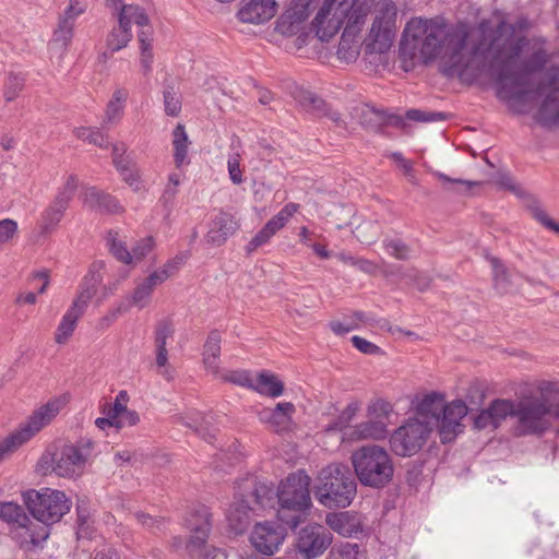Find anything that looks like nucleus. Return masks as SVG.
Returning a JSON list of instances; mask_svg holds the SVG:
<instances>
[{"instance_id": "f257e3e1", "label": "nucleus", "mask_w": 559, "mask_h": 559, "mask_svg": "<svg viewBox=\"0 0 559 559\" xmlns=\"http://www.w3.org/2000/svg\"><path fill=\"white\" fill-rule=\"evenodd\" d=\"M471 29L466 23L459 22L448 27L442 16L412 17L402 34L399 58L402 69L412 71L417 63L429 66L440 59V72L447 78L457 76L464 81L469 74L476 58L473 43L468 47Z\"/></svg>"}, {"instance_id": "f03ea898", "label": "nucleus", "mask_w": 559, "mask_h": 559, "mask_svg": "<svg viewBox=\"0 0 559 559\" xmlns=\"http://www.w3.org/2000/svg\"><path fill=\"white\" fill-rule=\"evenodd\" d=\"M507 25L504 19L499 21L487 44L485 38L473 40V53L484 59L489 75L497 84L499 98L522 102L528 94L540 92V85L534 90L528 88L530 76L545 69L549 53L546 48L539 47L521 59L519 69L513 70L524 48L528 46L530 38L525 34L503 37Z\"/></svg>"}, {"instance_id": "7ed1b4c3", "label": "nucleus", "mask_w": 559, "mask_h": 559, "mask_svg": "<svg viewBox=\"0 0 559 559\" xmlns=\"http://www.w3.org/2000/svg\"><path fill=\"white\" fill-rule=\"evenodd\" d=\"M374 4L371 27L365 39L366 51L390 50L397 32V5L393 0H323L312 21V29L321 41H329L344 26L362 31Z\"/></svg>"}, {"instance_id": "20e7f679", "label": "nucleus", "mask_w": 559, "mask_h": 559, "mask_svg": "<svg viewBox=\"0 0 559 559\" xmlns=\"http://www.w3.org/2000/svg\"><path fill=\"white\" fill-rule=\"evenodd\" d=\"M310 476L298 469L281 481L276 492L280 508L277 519L285 526L295 530L304 520L306 512L311 508Z\"/></svg>"}, {"instance_id": "39448f33", "label": "nucleus", "mask_w": 559, "mask_h": 559, "mask_svg": "<svg viewBox=\"0 0 559 559\" xmlns=\"http://www.w3.org/2000/svg\"><path fill=\"white\" fill-rule=\"evenodd\" d=\"M356 492V480L349 468L342 464H330L322 468L314 487L319 502L330 509L348 507Z\"/></svg>"}, {"instance_id": "423d86ee", "label": "nucleus", "mask_w": 559, "mask_h": 559, "mask_svg": "<svg viewBox=\"0 0 559 559\" xmlns=\"http://www.w3.org/2000/svg\"><path fill=\"white\" fill-rule=\"evenodd\" d=\"M350 460L361 485L379 489L392 480L393 462L383 448L376 444L361 447L353 452Z\"/></svg>"}, {"instance_id": "0eeeda50", "label": "nucleus", "mask_w": 559, "mask_h": 559, "mask_svg": "<svg viewBox=\"0 0 559 559\" xmlns=\"http://www.w3.org/2000/svg\"><path fill=\"white\" fill-rule=\"evenodd\" d=\"M88 453H83L75 444H49L36 464L43 475L55 473L59 477L74 478L83 474Z\"/></svg>"}, {"instance_id": "6e6552de", "label": "nucleus", "mask_w": 559, "mask_h": 559, "mask_svg": "<svg viewBox=\"0 0 559 559\" xmlns=\"http://www.w3.org/2000/svg\"><path fill=\"white\" fill-rule=\"evenodd\" d=\"M23 501L34 519L46 526L59 522L72 507V501L58 489H29L23 493Z\"/></svg>"}, {"instance_id": "1a4fd4ad", "label": "nucleus", "mask_w": 559, "mask_h": 559, "mask_svg": "<svg viewBox=\"0 0 559 559\" xmlns=\"http://www.w3.org/2000/svg\"><path fill=\"white\" fill-rule=\"evenodd\" d=\"M550 404L545 397H524L516 403V430L521 436L543 435L549 427Z\"/></svg>"}, {"instance_id": "9d476101", "label": "nucleus", "mask_w": 559, "mask_h": 559, "mask_svg": "<svg viewBox=\"0 0 559 559\" xmlns=\"http://www.w3.org/2000/svg\"><path fill=\"white\" fill-rule=\"evenodd\" d=\"M430 431L428 425L418 419H409L392 433L391 450L399 456H412L424 447Z\"/></svg>"}, {"instance_id": "9b49d317", "label": "nucleus", "mask_w": 559, "mask_h": 559, "mask_svg": "<svg viewBox=\"0 0 559 559\" xmlns=\"http://www.w3.org/2000/svg\"><path fill=\"white\" fill-rule=\"evenodd\" d=\"M333 536L323 525L308 524L297 535L295 548L302 559H316L331 546Z\"/></svg>"}, {"instance_id": "f8f14e48", "label": "nucleus", "mask_w": 559, "mask_h": 559, "mask_svg": "<svg viewBox=\"0 0 559 559\" xmlns=\"http://www.w3.org/2000/svg\"><path fill=\"white\" fill-rule=\"evenodd\" d=\"M187 527L191 531L186 550L191 559H210L207 539L210 537V512L206 510L193 511L186 520Z\"/></svg>"}, {"instance_id": "ddd939ff", "label": "nucleus", "mask_w": 559, "mask_h": 559, "mask_svg": "<svg viewBox=\"0 0 559 559\" xmlns=\"http://www.w3.org/2000/svg\"><path fill=\"white\" fill-rule=\"evenodd\" d=\"M467 413L468 407L462 400L444 404L439 421L435 425L442 443L452 442L463 431L462 419Z\"/></svg>"}, {"instance_id": "4468645a", "label": "nucleus", "mask_w": 559, "mask_h": 559, "mask_svg": "<svg viewBox=\"0 0 559 559\" xmlns=\"http://www.w3.org/2000/svg\"><path fill=\"white\" fill-rule=\"evenodd\" d=\"M284 525L269 521L257 523L250 535L251 545L262 555H273L286 537Z\"/></svg>"}, {"instance_id": "2eb2a0df", "label": "nucleus", "mask_w": 559, "mask_h": 559, "mask_svg": "<svg viewBox=\"0 0 559 559\" xmlns=\"http://www.w3.org/2000/svg\"><path fill=\"white\" fill-rule=\"evenodd\" d=\"M299 207L300 205L294 202L285 204L284 207L269 219L262 229H260L247 243V253L251 254L258 248L266 245L278 230L284 228L288 221L298 212Z\"/></svg>"}, {"instance_id": "dca6fc26", "label": "nucleus", "mask_w": 559, "mask_h": 559, "mask_svg": "<svg viewBox=\"0 0 559 559\" xmlns=\"http://www.w3.org/2000/svg\"><path fill=\"white\" fill-rule=\"evenodd\" d=\"M314 2L316 0H293L289 8L277 19L275 31L284 36L297 34L314 9Z\"/></svg>"}, {"instance_id": "f3484780", "label": "nucleus", "mask_w": 559, "mask_h": 559, "mask_svg": "<svg viewBox=\"0 0 559 559\" xmlns=\"http://www.w3.org/2000/svg\"><path fill=\"white\" fill-rule=\"evenodd\" d=\"M66 400L62 397H55L49 400L46 404L35 409L28 417L27 423L21 427L19 433L27 442L32 437L39 432L45 426L49 425L52 419L64 407Z\"/></svg>"}, {"instance_id": "a211bd4d", "label": "nucleus", "mask_w": 559, "mask_h": 559, "mask_svg": "<svg viewBox=\"0 0 559 559\" xmlns=\"http://www.w3.org/2000/svg\"><path fill=\"white\" fill-rule=\"evenodd\" d=\"M296 407L292 402L277 403L275 407H265L258 414L261 423L278 435L292 431L294 426L293 415Z\"/></svg>"}, {"instance_id": "6ab92c4d", "label": "nucleus", "mask_w": 559, "mask_h": 559, "mask_svg": "<svg viewBox=\"0 0 559 559\" xmlns=\"http://www.w3.org/2000/svg\"><path fill=\"white\" fill-rule=\"evenodd\" d=\"M277 7L275 0H241L236 16L241 23L259 25L273 19Z\"/></svg>"}, {"instance_id": "aec40b11", "label": "nucleus", "mask_w": 559, "mask_h": 559, "mask_svg": "<svg viewBox=\"0 0 559 559\" xmlns=\"http://www.w3.org/2000/svg\"><path fill=\"white\" fill-rule=\"evenodd\" d=\"M254 506L248 498H242L240 493L235 495V501L229 508L227 521L230 530L240 535L245 533L251 522V514L254 512Z\"/></svg>"}, {"instance_id": "412c9836", "label": "nucleus", "mask_w": 559, "mask_h": 559, "mask_svg": "<svg viewBox=\"0 0 559 559\" xmlns=\"http://www.w3.org/2000/svg\"><path fill=\"white\" fill-rule=\"evenodd\" d=\"M445 402L444 396L438 392L426 394L416 406L417 419L428 425L430 430L439 421Z\"/></svg>"}, {"instance_id": "4be33fe9", "label": "nucleus", "mask_w": 559, "mask_h": 559, "mask_svg": "<svg viewBox=\"0 0 559 559\" xmlns=\"http://www.w3.org/2000/svg\"><path fill=\"white\" fill-rule=\"evenodd\" d=\"M325 522L331 530L344 537H352L362 532L358 516L347 511L329 513Z\"/></svg>"}, {"instance_id": "5701e85b", "label": "nucleus", "mask_w": 559, "mask_h": 559, "mask_svg": "<svg viewBox=\"0 0 559 559\" xmlns=\"http://www.w3.org/2000/svg\"><path fill=\"white\" fill-rule=\"evenodd\" d=\"M95 263L88 270L87 274L84 276L83 282L80 285L79 294L73 300L71 307L80 310L82 313L85 312L88 302L95 296L97 292V287L103 281L100 273L94 270Z\"/></svg>"}, {"instance_id": "b1692460", "label": "nucleus", "mask_w": 559, "mask_h": 559, "mask_svg": "<svg viewBox=\"0 0 559 559\" xmlns=\"http://www.w3.org/2000/svg\"><path fill=\"white\" fill-rule=\"evenodd\" d=\"M239 225L230 213L221 211L212 219V245L221 246L236 233Z\"/></svg>"}, {"instance_id": "393cba45", "label": "nucleus", "mask_w": 559, "mask_h": 559, "mask_svg": "<svg viewBox=\"0 0 559 559\" xmlns=\"http://www.w3.org/2000/svg\"><path fill=\"white\" fill-rule=\"evenodd\" d=\"M85 202L91 209L97 210L100 213L117 214L122 211V206L115 197L95 187L87 189Z\"/></svg>"}, {"instance_id": "a878e982", "label": "nucleus", "mask_w": 559, "mask_h": 559, "mask_svg": "<svg viewBox=\"0 0 559 559\" xmlns=\"http://www.w3.org/2000/svg\"><path fill=\"white\" fill-rule=\"evenodd\" d=\"M274 489L272 486L260 483L255 479L251 480L246 486V492H241L242 498H248L254 510L264 509L274 498Z\"/></svg>"}, {"instance_id": "bb28decb", "label": "nucleus", "mask_w": 559, "mask_h": 559, "mask_svg": "<svg viewBox=\"0 0 559 559\" xmlns=\"http://www.w3.org/2000/svg\"><path fill=\"white\" fill-rule=\"evenodd\" d=\"M253 391L261 395L275 399L283 395L284 383L274 373L262 370L257 374Z\"/></svg>"}, {"instance_id": "cd10ccee", "label": "nucleus", "mask_w": 559, "mask_h": 559, "mask_svg": "<svg viewBox=\"0 0 559 559\" xmlns=\"http://www.w3.org/2000/svg\"><path fill=\"white\" fill-rule=\"evenodd\" d=\"M70 203L61 197H55L53 201L41 214V231L50 233L62 219Z\"/></svg>"}, {"instance_id": "c85d7f7f", "label": "nucleus", "mask_w": 559, "mask_h": 559, "mask_svg": "<svg viewBox=\"0 0 559 559\" xmlns=\"http://www.w3.org/2000/svg\"><path fill=\"white\" fill-rule=\"evenodd\" d=\"M118 20L119 26L114 27L106 39V46L110 50V53L121 50L132 39L130 19H126L124 15L121 14Z\"/></svg>"}, {"instance_id": "c756f323", "label": "nucleus", "mask_w": 559, "mask_h": 559, "mask_svg": "<svg viewBox=\"0 0 559 559\" xmlns=\"http://www.w3.org/2000/svg\"><path fill=\"white\" fill-rule=\"evenodd\" d=\"M175 330L169 320H162L157 322L155 328V345H156V364L158 367H164L168 361V352L166 348V341L171 337Z\"/></svg>"}, {"instance_id": "7c9ffc66", "label": "nucleus", "mask_w": 559, "mask_h": 559, "mask_svg": "<svg viewBox=\"0 0 559 559\" xmlns=\"http://www.w3.org/2000/svg\"><path fill=\"white\" fill-rule=\"evenodd\" d=\"M556 92L557 88L546 95L537 111L536 121L544 128L559 126V107L552 108L557 103Z\"/></svg>"}, {"instance_id": "2f4dec72", "label": "nucleus", "mask_w": 559, "mask_h": 559, "mask_svg": "<svg viewBox=\"0 0 559 559\" xmlns=\"http://www.w3.org/2000/svg\"><path fill=\"white\" fill-rule=\"evenodd\" d=\"M361 31L347 28L343 29L338 43L337 56L344 60H355L359 55V38Z\"/></svg>"}, {"instance_id": "473e14b6", "label": "nucleus", "mask_w": 559, "mask_h": 559, "mask_svg": "<svg viewBox=\"0 0 559 559\" xmlns=\"http://www.w3.org/2000/svg\"><path fill=\"white\" fill-rule=\"evenodd\" d=\"M386 433V424L371 418L370 420L354 426L352 437L354 439H381Z\"/></svg>"}, {"instance_id": "72a5a7b5", "label": "nucleus", "mask_w": 559, "mask_h": 559, "mask_svg": "<svg viewBox=\"0 0 559 559\" xmlns=\"http://www.w3.org/2000/svg\"><path fill=\"white\" fill-rule=\"evenodd\" d=\"M80 310H76L73 307H70L68 311L62 317L57 331L55 333V341L58 344L66 343L69 337L72 335L76 328V323L79 319L83 316Z\"/></svg>"}, {"instance_id": "f704fd0d", "label": "nucleus", "mask_w": 559, "mask_h": 559, "mask_svg": "<svg viewBox=\"0 0 559 559\" xmlns=\"http://www.w3.org/2000/svg\"><path fill=\"white\" fill-rule=\"evenodd\" d=\"M158 277L156 273H151L141 284H139L132 295L129 297L131 299V304L139 307L140 309L144 308L153 293V289L156 285H159Z\"/></svg>"}, {"instance_id": "c9c22d12", "label": "nucleus", "mask_w": 559, "mask_h": 559, "mask_svg": "<svg viewBox=\"0 0 559 559\" xmlns=\"http://www.w3.org/2000/svg\"><path fill=\"white\" fill-rule=\"evenodd\" d=\"M189 139L185 126L178 123L173 130L174 160L179 168L183 164L188 153Z\"/></svg>"}, {"instance_id": "e433bc0d", "label": "nucleus", "mask_w": 559, "mask_h": 559, "mask_svg": "<svg viewBox=\"0 0 559 559\" xmlns=\"http://www.w3.org/2000/svg\"><path fill=\"white\" fill-rule=\"evenodd\" d=\"M384 115L385 110L366 105L361 110L360 123L365 129L380 133L384 128Z\"/></svg>"}, {"instance_id": "4c0bfd02", "label": "nucleus", "mask_w": 559, "mask_h": 559, "mask_svg": "<svg viewBox=\"0 0 559 559\" xmlns=\"http://www.w3.org/2000/svg\"><path fill=\"white\" fill-rule=\"evenodd\" d=\"M490 265L492 267V280L493 287L499 294H507L511 288V278L508 269L496 257L489 258Z\"/></svg>"}, {"instance_id": "58836bf2", "label": "nucleus", "mask_w": 559, "mask_h": 559, "mask_svg": "<svg viewBox=\"0 0 559 559\" xmlns=\"http://www.w3.org/2000/svg\"><path fill=\"white\" fill-rule=\"evenodd\" d=\"M0 519L8 523H16L21 527H27L31 522L22 507L11 501L0 502Z\"/></svg>"}, {"instance_id": "ea45409f", "label": "nucleus", "mask_w": 559, "mask_h": 559, "mask_svg": "<svg viewBox=\"0 0 559 559\" xmlns=\"http://www.w3.org/2000/svg\"><path fill=\"white\" fill-rule=\"evenodd\" d=\"M76 537L81 538H91L93 530L88 524L90 520V509L88 502L86 499H78L76 506Z\"/></svg>"}, {"instance_id": "a19ab883", "label": "nucleus", "mask_w": 559, "mask_h": 559, "mask_svg": "<svg viewBox=\"0 0 559 559\" xmlns=\"http://www.w3.org/2000/svg\"><path fill=\"white\" fill-rule=\"evenodd\" d=\"M24 73L9 72L3 85V97L7 103L15 100L25 87Z\"/></svg>"}, {"instance_id": "79ce46f5", "label": "nucleus", "mask_w": 559, "mask_h": 559, "mask_svg": "<svg viewBox=\"0 0 559 559\" xmlns=\"http://www.w3.org/2000/svg\"><path fill=\"white\" fill-rule=\"evenodd\" d=\"M360 409V402L354 400L341 412L335 420L326 426L328 431H342L347 428Z\"/></svg>"}, {"instance_id": "37998d69", "label": "nucleus", "mask_w": 559, "mask_h": 559, "mask_svg": "<svg viewBox=\"0 0 559 559\" xmlns=\"http://www.w3.org/2000/svg\"><path fill=\"white\" fill-rule=\"evenodd\" d=\"M493 419L500 426L509 416L515 417L516 404L511 400L496 399L489 404Z\"/></svg>"}, {"instance_id": "c03bdc74", "label": "nucleus", "mask_w": 559, "mask_h": 559, "mask_svg": "<svg viewBox=\"0 0 559 559\" xmlns=\"http://www.w3.org/2000/svg\"><path fill=\"white\" fill-rule=\"evenodd\" d=\"M163 96L165 114L169 117H178L182 107L181 95L175 90L174 85L165 83Z\"/></svg>"}, {"instance_id": "a18cd8bd", "label": "nucleus", "mask_w": 559, "mask_h": 559, "mask_svg": "<svg viewBox=\"0 0 559 559\" xmlns=\"http://www.w3.org/2000/svg\"><path fill=\"white\" fill-rule=\"evenodd\" d=\"M190 257L189 251L178 253L173 259L168 260L159 271H154L159 278L158 282L162 284L170 276L175 275L188 261Z\"/></svg>"}, {"instance_id": "49530a36", "label": "nucleus", "mask_w": 559, "mask_h": 559, "mask_svg": "<svg viewBox=\"0 0 559 559\" xmlns=\"http://www.w3.org/2000/svg\"><path fill=\"white\" fill-rule=\"evenodd\" d=\"M75 24L58 19V25L53 31L51 43L53 45H60L61 48L67 49L73 38Z\"/></svg>"}, {"instance_id": "de8ad7c7", "label": "nucleus", "mask_w": 559, "mask_h": 559, "mask_svg": "<svg viewBox=\"0 0 559 559\" xmlns=\"http://www.w3.org/2000/svg\"><path fill=\"white\" fill-rule=\"evenodd\" d=\"M383 248L388 252L389 255L406 261L411 258L412 249L411 247L399 238H385L382 241Z\"/></svg>"}, {"instance_id": "09e8293b", "label": "nucleus", "mask_w": 559, "mask_h": 559, "mask_svg": "<svg viewBox=\"0 0 559 559\" xmlns=\"http://www.w3.org/2000/svg\"><path fill=\"white\" fill-rule=\"evenodd\" d=\"M78 139L87 141L98 147L107 148L109 145L108 136L103 134L98 128L81 127L75 130Z\"/></svg>"}, {"instance_id": "8fccbe9b", "label": "nucleus", "mask_w": 559, "mask_h": 559, "mask_svg": "<svg viewBox=\"0 0 559 559\" xmlns=\"http://www.w3.org/2000/svg\"><path fill=\"white\" fill-rule=\"evenodd\" d=\"M326 559H361L359 545L349 542L335 545Z\"/></svg>"}, {"instance_id": "3c124183", "label": "nucleus", "mask_w": 559, "mask_h": 559, "mask_svg": "<svg viewBox=\"0 0 559 559\" xmlns=\"http://www.w3.org/2000/svg\"><path fill=\"white\" fill-rule=\"evenodd\" d=\"M124 15L126 19H130V22L134 21V23L140 27H145L150 25V19L145 10L138 4H128L122 5L121 11L118 14V17Z\"/></svg>"}, {"instance_id": "603ef678", "label": "nucleus", "mask_w": 559, "mask_h": 559, "mask_svg": "<svg viewBox=\"0 0 559 559\" xmlns=\"http://www.w3.org/2000/svg\"><path fill=\"white\" fill-rule=\"evenodd\" d=\"M26 441L17 430L0 440V463L14 453Z\"/></svg>"}, {"instance_id": "864d4df0", "label": "nucleus", "mask_w": 559, "mask_h": 559, "mask_svg": "<svg viewBox=\"0 0 559 559\" xmlns=\"http://www.w3.org/2000/svg\"><path fill=\"white\" fill-rule=\"evenodd\" d=\"M127 150L128 147L123 142L112 144V164L118 171L128 170L129 166L134 165L132 158L127 154Z\"/></svg>"}, {"instance_id": "5fc2aeb1", "label": "nucleus", "mask_w": 559, "mask_h": 559, "mask_svg": "<svg viewBox=\"0 0 559 559\" xmlns=\"http://www.w3.org/2000/svg\"><path fill=\"white\" fill-rule=\"evenodd\" d=\"M393 412V406L390 402L378 399L369 404L368 406V415L376 419L384 421L389 418V416Z\"/></svg>"}, {"instance_id": "6e6d98bb", "label": "nucleus", "mask_w": 559, "mask_h": 559, "mask_svg": "<svg viewBox=\"0 0 559 559\" xmlns=\"http://www.w3.org/2000/svg\"><path fill=\"white\" fill-rule=\"evenodd\" d=\"M401 277L407 280L420 292L427 290L431 284V278L415 267L407 269Z\"/></svg>"}, {"instance_id": "4d7b16f0", "label": "nucleus", "mask_w": 559, "mask_h": 559, "mask_svg": "<svg viewBox=\"0 0 559 559\" xmlns=\"http://www.w3.org/2000/svg\"><path fill=\"white\" fill-rule=\"evenodd\" d=\"M405 116L408 120L417 122L443 121L448 118V115L442 111H425L420 109H409Z\"/></svg>"}, {"instance_id": "13d9d810", "label": "nucleus", "mask_w": 559, "mask_h": 559, "mask_svg": "<svg viewBox=\"0 0 559 559\" xmlns=\"http://www.w3.org/2000/svg\"><path fill=\"white\" fill-rule=\"evenodd\" d=\"M225 381L234 384L254 390L255 379H252L250 371L248 370H236L231 371L228 376L223 377Z\"/></svg>"}, {"instance_id": "bf43d9fd", "label": "nucleus", "mask_w": 559, "mask_h": 559, "mask_svg": "<svg viewBox=\"0 0 559 559\" xmlns=\"http://www.w3.org/2000/svg\"><path fill=\"white\" fill-rule=\"evenodd\" d=\"M473 426L477 430L490 429L496 430L499 426L493 419V415L489 407L480 411L473 419Z\"/></svg>"}, {"instance_id": "052dcab7", "label": "nucleus", "mask_w": 559, "mask_h": 559, "mask_svg": "<svg viewBox=\"0 0 559 559\" xmlns=\"http://www.w3.org/2000/svg\"><path fill=\"white\" fill-rule=\"evenodd\" d=\"M155 247V239L153 236H146L139 240L132 248V261L143 260Z\"/></svg>"}, {"instance_id": "680f3d73", "label": "nucleus", "mask_w": 559, "mask_h": 559, "mask_svg": "<svg viewBox=\"0 0 559 559\" xmlns=\"http://www.w3.org/2000/svg\"><path fill=\"white\" fill-rule=\"evenodd\" d=\"M534 27V22L526 14L516 16L513 23H508L507 31L511 35L526 34Z\"/></svg>"}, {"instance_id": "e2e57ef3", "label": "nucleus", "mask_w": 559, "mask_h": 559, "mask_svg": "<svg viewBox=\"0 0 559 559\" xmlns=\"http://www.w3.org/2000/svg\"><path fill=\"white\" fill-rule=\"evenodd\" d=\"M109 251L118 261H120L124 264L132 263V254L128 250V248L123 241H120V240H117L116 238H114L110 241Z\"/></svg>"}, {"instance_id": "0e129e2a", "label": "nucleus", "mask_w": 559, "mask_h": 559, "mask_svg": "<svg viewBox=\"0 0 559 559\" xmlns=\"http://www.w3.org/2000/svg\"><path fill=\"white\" fill-rule=\"evenodd\" d=\"M435 176L442 182L444 189H449V185L455 186V191L463 192L468 191L472 187L477 186L478 182L467 181L463 179H452L442 173H436Z\"/></svg>"}, {"instance_id": "69168bd1", "label": "nucleus", "mask_w": 559, "mask_h": 559, "mask_svg": "<svg viewBox=\"0 0 559 559\" xmlns=\"http://www.w3.org/2000/svg\"><path fill=\"white\" fill-rule=\"evenodd\" d=\"M350 341H352L354 347L357 348L362 354L381 355L383 353L382 349L378 345H376L358 335H354Z\"/></svg>"}, {"instance_id": "338daca9", "label": "nucleus", "mask_w": 559, "mask_h": 559, "mask_svg": "<svg viewBox=\"0 0 559 559\" xmlns=\"http://www.w3.org/2000/svg\"><path fill=\"white\" fill-rule=\"evenodd\" d=\"M227 168L229 178L234 185H240L243 182L239 154H234L228 158Z\"/></svg>"}, {"instance_id": "774afa93", "label": "nucleus", "mask_w": 559, "mask_h": 559, "mask_svg": "<svg viewBox=\"0 0 559 559\" xmlns=\"http://www.w3.org/2000/svg\"><path fill=\"white\" fill-rule=\"evenodd\" d=\"M17 233V223L11 218L0 221V246L8 242Z\"/></svg>"}]
</instances>
